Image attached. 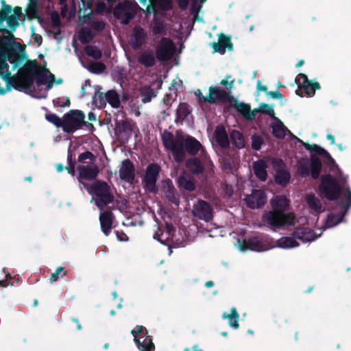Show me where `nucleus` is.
<instances>
[{
  "instance_id": "45",
  "label": "nucleus",
  "mask_w": 351,
  "mask_h": 351,
  "mask_svg": "<svg viewBox=\"0 0 351 351\" xmlns=\"http://www.w3.org/2000/svg\"><path fill=\"white\" fill-rule=\"evenodd\" d=\"M101 87L98 86L95 90V95L93 97V103L99 108H103L106 106V97L105 95L101 92Z\"/></svg>"
},
{
  "instance_id": "18",
  "label": "nucleus",
  "mask_w": 351,
  "mask_h": 351,
  "mask_svg": "<svg viewBox=\"0 0 351 351\" xmlns=\"http://www.w3.org/2000/svg\"><path fill=\"white\" fill-rule=\"evenodd\" d=\"M162 191L169 202L176 206L179 205L180 196L172 181L170 179L163 180Z\"/></svg>"
},
{
  "instance_id": "16",
  "label": "nucleus",
  "mask_w": 351,
  "mask_h": 351,
  "mask_svg": "<svg viewBox=\"0 0 351 351\" xmlns=\"http://www.w3.org/2000/svg\"><path fill=\"white\" fill-rule=\"evenodd\" d=\"M77 170L78 171V180L80 182L82 180H94L99 172V168L95 164L80 165L77 167Z\"/></svg>"
},
{
  "instance_id": "21",
  "label": "nucleus",
  "mask_w": 351,
  "mask_h": 351,
  "mask_svg": "<svg viewBox=\"0 0 351 351\" xmlns=\"http://www.w3.org/2000/svg\"><path fill=\"white\" fill-rule=\"evenodd\" d=\"M273 163L275 167H278V168L276 169L275 182L282 186H287L289 182L291 175L287 171L281 167V166L284 165L283 161L281 159H278L275 160Z\"/></svg>"
},
{
  "instance_id": "31",
  "label": "nucleus",
  "mask_w": 351,
  "mask_h": 351,
  "mask_svg": "<svg viewBox=\"0 0 351 351\" xmlns=\"http://www.w3.org/2000/svg\"><path fill=\"white\" fill-rule=\"evenodd\" d=\"M274 120L276 123L271 125L273 136L278 139L284 138L286 135V131L288 130L287 128L279 118L275 117Z\"/></svg>"
},
{
  "instance_id": "53",
  "label": "nucleus",
  "mask_w": 351,
  "mask_h": 351,
  "mask_svg": "<svg viewBox=\"0 0 351 351\" xmlns=\"http://www.w3.org/2000/svg\"><path fill=\"white\" fill-rule=\"evenodd\" d=\"M340 207L347 210L351 206V191L349 188L345 190L344 198L340 202Z\"/></svg>"
},
{
  "instance_id": "17",
  "label": "nucleus",
  "mask_w": 351,
  "mask_h": 351,
  "mask_svg": "<svg viewBox=\"0 0 351 351\" xmlns=\"http://www.w3.org/2000/svg\"><path fill=\"white\" fill-rule=\"evenodd\" d=\"M147 33L141 26H135L133 28L129 43L133 49H139L145 43Z\"/></svg>"
},
{
  "instance_id": "13",
  "label": "nucleus",
  "mask_w": 351,
  "mask_h": 351,
  "mask_svg": "<svg viewBox=\"0 0 351 351\" xmlns=\"http://www.w3.org/2000/svg\"><path fill=\"white\" fill-rule=\"evenodd\" d=\"M193 214L197 218L208 222L213 218V208L210 203L200 199L194 204Z\"/></svg>"
},
{
  "instance_id": "7",
  "label": "nucleus",
  "mask_w": 351,
  "mask_h": 351,
  "mask_svg": "<svg viewBox=\"0 0 351 351\" xmlns=\"http://www.w3.org/2000/svg\"><path fill=\"white\" fill-rule=\"evenodd\" d=\"M160 170V167L156 163H151L146 167L143 178V188L147 192L154 194L158 193V188L156 185V182Z\"/></svg>"
},
{
  "instance_id": "30",
  "label": "nucleus",
  "mask_w": 351,
  "mask_h": 351,
  "mask_svg": "<svg viewBox=\"0 0 351 351\" xmlns=\"http://www.w3.org/2000/svg\"><path fill=\"white\" fill-rule=\"evenodd\" d=\"M274 210L284 213L289 206V200L283 195H278L271 202Z\"/></svg>"
},
{
  "instance_id": "36",
  "label": "nucleus",
  "mask_w": 351,
  "mask_h": 351,
  "mask_svg": "<svg viewBox=\"0 0 351 351\" xmlns=\"http://www.w3.org/2000/svg\"><path fill=\"white\" fill-rule=\"evenodd\" d=\"M266 168V164L263 160H259L254 163V173L256 178L261 181H265L267 178Z\"/></svg>"
},
{
  "instance_id": "25",
  "label": "nucleus",
  "mask_w": 351,
  "mask_h": 351,
  "mask_svg": "<svg viewBox=\"0 0 351 351\" xmlns=\"http://www.w3.org/2000/svg\"><path fill=\"white\" fill-rule=\"evenodd\" d=\"M215 141L222 149H228L230 141L224 126L218 125L215 131Z\"/></svg>"
},
{
  "instance_id": "58",
  "label": "nucleus",
  "mask_w": 351,
  "mask_h": 351,
  "mask_svg": "<svg viewBox=\"0 0 351 351\" xmlns=\"http://www.w3.org/2000/svg\"><path fill=\"white\" fill-rule=\"evenodd\" d=\"M5 21H6L7 24L10 29V35L13 37V35L11 34L12 32H14L16 29L19 26V23L18 21V19L16 18V16H10Z\"/></svg>"
},
{
  "instance_id": "27",
  "label": "nucleus",
  "mask_w": 351,
  "mask_h": 351,
  "mask_svg": "<svg viewBox=\"0 0 351 351\" xmlns=\"http://www.w3.org/2000/svg\"><path fill=\"white\" fill-rule=\"evenodd\" d=\"M138 62L145 68H150L156 64V56L152 50H146L139 54Z\"/></svg>"
},
{
  "instance_id": "29",
  "label": "nucleus",
  "mask_w": 351,
  "mask_h": 351,
  "mask_svg": "<svg viewBox=\"0 0 351 351\" xmlns=\"http://www.w3.org/2000/svg\"><path fill=\"white\" fill-rule=\"evenodd\" d=\"M178 185L180 190H184L189 192L195 190L196 186L193 179L186 175L180 176L178 178Z\"/></svg>"
},
{
  "instance_id": "62",
  "label": "nucleus",
  "mask_w": 351,
  "mask_h": 351,
  "mask_svg": "<svg viewBox=\"0 0 351 351\" xmlns=\"http://www.w3.org/2000/svg\"><path fill=\"white\" fill-rule=\"evenodd\" d=\"M52 25L54 27H60L61 25L60 19L58 12H54L51 16Z\"/></svg>"
},
{
  "instance_id": "50",
  "label": "nucleus",
  "mask_w": 351,
  "mask_h": 351,
  "mask_svg": "<svg viewBox=\"0 0 351 351\" xmlns=\"http://www.w3.org/2000/svg\"><path fill=\"white\" fill-rule=\"evenodd\" d=\"M206 0H193L191 6V13L194 15V20L198 19V13L199 12L202 5Z\"/></svg>"
},
{
  "instance_id": "61",
  "label": "nucleus",
  "mask_w": 351,
  "mask_h": 351,
  "mask_svg": "<svg viewBox=\"0 0 351 351\" xmlns=\"http://www.w3.org/2000/svg\"><path fill=\"white\" fill-rule=\"evenodd\" d=\"M232 77L231 75H227L225 79H223L220 82V84L225 86L227 90H230L232 88L234 84V80H232L231 81H228L229 79Z\"/></svg>"
},
{
  "instance_id": "48",
  "label": "nucleus",
  "mask_w": 351,
  "mask_h": 351,
  "mask_svg": "<svg viewBox=\"0 0 351 351\" xmlns=\"http://www.w3.org/2000/svg\"><path fill=\"white\" fill-rule=\"evenodd\" d=\"M255 112L256 114L257 112H261L262 114H267L272 119H274L275 117H276L275 116L273 107L265 103L260 104L259 108H255Z\"/></svg>"
},
{
  "instance_id": "57",
  "label": "nucleus",
  "mask_w": 351,
  "mask_h": 351,
  "mask_svg": "<svg viewBox=\"0 0 351 351\" xmlns=\"http://www.w3.org/2000/svg\"><path fill=\"white\" fill-rule=\"evenodd\" d=\"M46 119L58 128H63V119H61L57 114L53 113L46 114Z\"/></svg>"
},
{
  "instance_id": "46",
  "label": "nucleus",
  "mask_w": 351,
  "mask_h": 351,
  "mask_svg": "<svg viewBox=\"0 0 351 351\" xmlns=\"http://www.w3.org/2000/svg\"><path fill=\"white\" fill-rule=\"evenodd\" d=\"M87 69L92 73L101 74L104 72L106 66L101 62H92L88 65Z\"/></svg>"
},
{
  "instance_id": "37",
  "label": "nucleus",
  "mask_w": 351,
  "mask_h": 351,
  "mask_svg": "<svg viewBox=\"0 0 351 351\" xmlns=\"http://www.w3.org/2000/svg\"><path fill=\"white\" fill-rule=\"evenodd\" d=\"M106 103L108 102L112 108H117L121 105L119 94L114 90H110L105 94Z\"/></svg>"
},
{
  "instance_id": "42",
  "label": "nucleus",
  "mask_w": 351,
  "mask_h": 351,
  "mask_svg": "<svg viewBox=\"0 0 351 351\" xmlns=\"http://www.w3.org/2000/svg\"><path fill=\"white\" fill-rule=\"evenodd\" d=\"M190 106L185 102L180 103L176 110V117L178 119L184 121L191 113Z\"/></svg>"
},
{
  "instance_id": "10",
  "label": "nucleus",
  "mask_w": 351,
  "mask_h": 351,
  "mask_svg": "<svg viewBox=\"0 0 351 351\" xmlns=\"http://www.w3.org/2000/svg\"><path fill=\"white\" fill-rule=\"evenodd\" d=\"M161 139L165 149L171 151L174 160L181 155L182 137L175 138L173 134L167 130H165L161 134Z\"/></svg>"
},
{
  "instance_id": "15",
  "label": "nucleus",
  "mask_w": 351,
  "mask_h": 351,
  "mask_svg": "<svg viewBox=\"0 0 351 351\" xmlns=\"http://www.w3.org/2000/svg\"><path fill=\"white\" fill-rule=\"evenodd\" d=\"M231 97L233 96L219 86H210L209 94L208 95L206 96L204 99L205 101H207L210 104L216 103L217 100H219L223 103H229Z\"/></svg>"
},
{
  "instance_id": "26",
  "label": "nucleus",
  "mask_w": 351,
  "mask_h": 351,
  "mask_svg": "<svg viewBox=\"0 0 351 351\" xmlns=\"http://www.w3.org/2000/svg\"><path fill=\"white\" fill-rule=\"evenodd\" d=\"M292 235L303 243L313 241L317 238L315 233L307 228H297Z\"/></svg>"
},
{
  "instance_id": "40",
  "label": "nucleus",
  "mask_w": 351,
  "mask_h": 351,
  "mask_svg": "<svg viewBox=\"0 0 351 351\" xmlns=\"http://www.w3.org/2000/svg\"><path fill=\"white\" fill-rule=\"evenodd\" d=\"M278 245L282 248H291L298 246L299 243L296 241V238L292 235L291 237H283L280 238L278 241Z\"/></svg>"
},
{
  "instance_id": "24",
  "label": "nucleus",
  "mask_w": 351,
  "mask_h": 351,
  "mask_svg": "<svg viewBox=\"0 0 351 351\" xmlns=\"http://www.w3.org/2000/svg\"><path fill=\"white\" fill-rule=\"evenodd\" d=\"M296 138L298 142H300V143H302L304 145V147H305L306 149H307L310 152H315L316 154H319V156H324L326 159V160H327L326 162L328 164H331V163L335 162V160L332 158L330 154L326 149L322 148V147H320L316 144L311 145L308 143H304V141H302V140H300L298 138Z\"/></svg>"
},
{
  "instance_id": "20",
  "label": "nucleus",
  "mask_w": 351,
  "mask_h": 351,
  "mask_svg": "<svg viewBox=\"0 0 351 351\" xmlns=\"http://www.w3.org/2000/svg\"><path fill=\"white\" fill-rule=\"evenodd\" d=\"M267 249V248L264 242L258 237H253L248 239H245L243 241V243L241 244V250L243 251L252 250L256 252H263Z\"/></svg>"
},
{
  "instance_id": "33",
  "label": "nucleus",
  "mask_w": 351,
  "mask_h": 351,
  "mask_svg": "<svg viewBox=\"0 0 351 351\" xmlns=\"http://www.w3.org/2000/svg\"><path fill=\"white\" fill-rule=\"evenodd\" d=\"M9 84H10L14 89L21 91L24 89H29L32 88V84H28L25 80L19 73V75H14L10 80Z\"/></svg>"
},
{
  "instance_id": "41",
  "label": "nucleus",
  "mask_w": 351,
  "mask_h": 351,
  "mask_svg": "<svg viewBox=\"0 0 351 351\" xmlns=\"http://www.w3.org/2000/svg\"><path fill=\"white\" fill-rule=\"evenodd\" d=\"M79 40L82 44L90 43L95 37L90 29L88 27H82L79 32Z\"/></svg>"
},
{
  "instance_id": "63",
  "label": "nucleus",
  "mask_w": 351,
  "mask_h": 351,
  "mask_svg": "<svg viewBox=\"0 0 351 351\" xmlns=\"http://www.w3.org/2000/svg\"><path fill=\"white\" fill-rule=\"evenodd\" d=\"M64 267H58L56 271L52 273L50 276V281L51 282H56L59 278V275L64 271Z\"/></svg>"
},
{
  "instance_id": "51",
  "label": "nucleus",
  "mask_w": 351,
  "mask_h": 351,
  "mask_svg": "<svg viewBox=\"0 0 351 351\" xmlns=\"http://www.w3.org/2000/svg\"><path fill=\"white\" fill-rule=\"evenodd\" d=\"M85 52L87 56L95 59L99 60L102 56V52L95 46L88 45L85 47Z\"/></svg>"
},
{
  "instance_id": "47",
  "label": "nucleus",
  "mask_w": 351,
  "mask_h": 351,
  "mask_svg": "<svg viewBox=\"0 0 351 351\" xmlns=\"http://www.w3.org/2000/svg\"><path fill=\"white\" fill-rule=\"evenodd\" d=\"M152 31L154 35H162L166 34L164 23L160 20H154L152 24Z\"/></svg>"
},
{
  "instance_id": "60",
  "label": "nucleus",
  "mask_w": 351,
  "mask_h": 351,
  "mask_svg": "<svg viewBox=\"0 0 351 351\" xmlns=\"http://www.w3.org/2000/svg\"><path fill=\"white\" fill-rule=\"evenodd\" d=\"M90 27L96 32H101L106 27V23L102 21H93L90 23Z\"/></svg>"
},
{
  "instance_id": "12",
  "label": "nucleus",
  "mask_w": 351,
  "mask_h": 351,
  "mask_svg": "<svg viewBox=\"0 0 351 351\" xmlns=\"http://www.w3.org/2000/svg\"><path fill=\"white\" fill-rule=\"evenodd\" d=\"M247 206L252 209L261 208L267 202V196L261 189H253L251 194L247 195L244 199Z\"/></svg>"
},
{
  "instance_id": "43",
  "label": "nucleus",
  "mask_w": 351,
  "mask_h": 351,
  "mask_svg": "<svg viewBox=\"0 0 351 351\" xmlns=\"http://www.w3.org/2000/svg\"><path fill=\"white\" fill-rule=\"evenodd\" d=\"M10 58L9 62L14 65V67L19 66L24 61L25 56L24 54L19 53L11 49L9 52Z\"/></svg>"
},
{
  "instance_id": "39",
  "label": "nucleus",
  "mask_w": 351,
  "mask_h": 351,
  "mask_svg": "<svg viewBox=\"0 0 351 351\" xmlns=\"http://www.w3.org/2000/svg\"><path fill=\"white\" fill-rule=\"evenodd\" d=\"M230 311H231L230 314H228L227 313H224L222 315V317L223 319H228L229 325L231 327H232L234 328H238L239 326V315L237 313V309L235 308H234V307L231 308Z\"/></svg>"
},
{
  "instance_id": "54",
  "label": "nucleus",
  "mask_w": 351,
  "mask_h": 351,
  "mask_svg": "<svg viewBox=\"0 0 351 351\" xmlns=\"http://www.w3.org/2000/svg\"><path fill=\"white\" fill-rule=\"evenodd\" d=\"M252 139V149L255 151H258L261 149L262 145L264 144L263 137L258 134H254L251 137Z\"/></svg>"
},
{
  "instance_id": "9",
  "label": "nucleus",
  "mask_w": 351,
  "mask_h": 351,
  "mask_svg": "<svg viewBox=\"0 0 351 351\" xmlns=\"http://www.w3.org/2000/svg\"><path fill=\"white\" fill-rule=\"evenodd\" d=\"M310 160V167L308 164L300 165L298 167V173L303 178H306L311 174V178L316 180L319 177L322 171V162L315 154H311Z\"/></svg>"
},
{
  "instance_id": "38",
  "label": "nucleus",
  "mask_w": 351,
  "mask_h": 351,
  "mask_svg": "<svg viewBox=\"0 0 351 351\" xmlns=\"http://www.w3.org/2000/svg\"><path fill=\"white\" fill-rule=\"evenodd\" d=\"M38 0H29V3L25 9L26 15L28 19H35L38 17Z\"/></svg>"
},
{
  "instance_id": "2",
  "label": "nucleus",
  "mask_w": 351,
  "mask_h": 351,
  "mask_svg": "<svg viewBox=\"0 0 351 351\" xmlns=\"http://www.w3.org/2000/svg\"><path fill=\"white\" fill-rule=\"evenodd\" d=\"M88 193L93 196L97 207L102 210L104 207L114 201V195L109 184L101 180H96L90 184Z\"/></svg>"
},
{
  "instance_id": "6",
  "label": "nucleus",
  "mask_w": 351,
  "mask_h": 351,
  "mask_svg": "<svg viewBox=\"0 0 351 351\" xmlns=\"http://www.w3.org/2000/svg\"><path fill=\"white\" fill-rule=\"evenodd\" d=\"M293 213H282L276 210L266 212L263 216V222L271 229L280 228L285 225L291 224L294 220Z\"/></svg>"
},
{
  "instance_id": "3",
  "label": "nucleus",
  "mask_w": 351,
  "mask_h": 351,
  "mask_svg": "<svg viewBox=\"0 0 351 351\" xmlns=\"http://www.w3.org/2000/svg\"><path fill=\"white\" fill-rule=\"evenodd\" d=\"M85 114L80 110H71L63 117L62 130L68 134H73L75 131L86 127L89 130H93L95 127L93 123L84 120Z\"/></svg>"
},
{
  "instance_id": "22",
  "label": "nucleus",
  "mask_w": 351,
  "mask_h": 351,
  "mask_svg": "<svg viewBox=\"0 0 351 351\" xmlns=\"http://www.w3.org/2000/svg\"><path fill=\"white\" fill-rule=\"evenodd\" d=\"M119 173L120 178L123 180L132 182L134 180L135 169L130 159H125L122 162Z\"/></svg>"
},
{
  "instance_id": "4",
  "label": "nucleus",
  "mask_w": 351,
  "mask_h": 351,
  "mask_svg": "<svg viewBox=\"0 0 351 351\" xmlns=\"http://www.w3.org/2000/svg\"><path fill=\"white\" fill-rule=\"evenodd\" d=\"M138 5L134 0H119L113 14L122 24L128 25L135 16Z\"/></svg>"
},
{
  "instance_id": "49",
  "label": "nucleus",
  "mask_w": 351,
  "mask_h": 351,
  "mask_svg": "<svg viewBox=\"0 0 351 351\" xmlns=\"http://www.w3.org/2000/svg\"><path fill=\"white\" fill-rule=\"evenodd\" d=\"M113 78L119 83H122L128 77V72L125 68L117 67L112 73Z\"/></svg>"
},
{
  "instance_id": "56",
  "label": "nucleus",
  "mask_w": 351,
  "mask_h": 351,
  "mask_svg": "<svg viewBox=\"0 0 351 351\" xmlns=\"http://www.w3.org/2000/svg\"><path fill=\"white\" fill-rule=\"evenodd\" d=\"M218 42L228 50L232 51L233 49V44L231 42L230 36L221 34Z\"/></svg>"
},
{
  "instance_id": "8",
  "label": "nucleus",
  "mask_w": 351,
  "mask_h": 351,
  "mask_svg": "<svg viewBox=\"0 0 351 351\" xmlns=\"http://www.w3.org/2000/svg\"><path fill=\"white\" fill-rule=\"evenodd\" d=\"M182 153L179 157H176V161L177 162H182L184 160L185 156L184 150L191 156H195L197 154L199 151L202 152L204 151V148L201 143L195 138L191 136H186L185 138L182 137Z\"/></svg>"
},
{
  "instance_id": "55",
  "label": "nucleus",
  "mask_w": 351,
  "mask_h": 351,
  "mask_svg": "<svg viewBox=\"0 0 351 351\" xmlns=\"http://www.w3.org/2000/svg\"><path fill=\"white\" fill-rule=\"evenodd\" d=\"M131 334L134 336V341L136 338H143L148 335L147 329L143 326L137 325L136 328L131 330Z\"/></svg>"
},
{
  "instance_id": "5",
  "label": "nucleus",
  "mask_w": 351,
  "mask_h": 351,
  "mask_svg": "<svg viewBox=\"0 0 351 351\" xmlns=\"http://www.w3.org/2000/svg\"><path fill=\"white\" fill-rule=\"evenodd\" d=\"M319 191L329 201H335L339 198L342 188L336 178L330 174H326L321 177Z\"/></svg>"
},
{
  "instance_id": "59",
  "label": "nucleus",
  "mask_w": 351,
  "mask_h": 351,
  "mask_svg": "<svg viewBox=\"0 0 351 351\" xmlns=\"http://www.w3.org/2000/svg\"><path fill=\"white\" fill-rule=\"evenodd\" d=\"M95 158L96 157L91 152L86 151L78 156L77 161L80 163H84L85 160L89 159L91 162H94Z\"/></svg>"
},
{
  "instance_id": "11",
  "label": "nucleus",
  "mask_w": 351,
  "mask_h": 351,
  "mask_svg": "<svg viewBox=\"0 0 351 351\" xmlns=\"http://www.w3.org/2000/svg\"><path fill=\"white\" fill-rule=\"evenodd\" d=\"M175 45L171 40L162 38L156 50V58L160 61H168L171 59L175 50Z\"/></svg>"
},
{
  "instance_id": "14",
  "label": "nucleus",
  "mask_w": 351,
  "mask_h": 351,
  "mask_svg": "<svg viewBox=\"0 0 351 351\" xmlns=\"http://www.w3.org/2000/svg\"><path fill=\"white\" fill-rule=\"evenodd\" d=\"M229 104L230 107L235 108L237 112L246 120L252 121L255 119V108L252 110L249 104L239 102L234 96L230 97Z\"/></svg>"
},
{
  "instance_id": "19",
  "label": "nucleus",
  "mask_w": 351,
  "mask_h": 351,
  "mask_svg": "<svg viewBox=\"0 0 351 351\" xmlns=\"http://www.w3.org/2000/svg\"><path fill=\"white\" fill-rule=\"evenodd\" d=\"M295 81V83L298 84V89L295 90V93L300 97H303L304 93L306 95L311 97L315 95L316 90H319L321 88V86L317 82H313L311 80V82L304 85H301L300 79L296 77Z\"/></svg>"
},
{
  "instance_id": "35",
  "label": "nucleus",
  "mask_w": 351,
  "mask_h": 351,
  "mask_svg": "<svg viewBox=\"0 0 351 351\" xmlns=\"http://www.w3.org/2000/svg\"><path fill=\"white\" fill-rule=\"evenodd\" d=\"M306 202L308 206L315 213H321L324 211L320 199L313 194L307 195L306 197Z\"/></svg>"
},
{
  "instance_id": "52",
  "label": "nucleus",
  "mask_w": 351,
  "mask_h": 351,
  "mask_svg": "<svg viewBox=\"0 0 351 351\" xmlns=\"http://www.w3.org/2000/svg\"><path fill=\"white\" fill-rule=\"evenodd\" d=\"M2 9L0 10V23H3L12 11L11 5L6 4L5 0L1 1Z\"/></svg>"
},
{
  "instance_id": "34",
  "label": "nucleus",
  "mask_w": 351,
  "mask_h": 351,
  "mask_svg": "<svg viewBox=\"0 0 351 351\" xmlns=\"http://www.w3.org/2000/svg\"><path fill=\"white\" fill-rule=\"evenodd\" d=\"M135 343L140 351L155 350V345L149 335L145 336L143 341H141V338H136Z\"/></svg>"
},
{
  "instance_id": "23",
  "label": "nucleus",
  "mask_w": 351,
  "mask_h": 351,
  "mask_svg": "<svg viewBox=\"0 0 351 351\" xmlns=\"http://www.w3.org/2000/svg\"><path fill=\"white\" fill-rule=\"evenodd\" d=\"M114 219V216L112 211L105 210L100 213L99 221L101 229L106 237L109 236L111 232Z\"/></svg>"
},
{
  "instance_id": "64",
  "label": "nucleus",
  "mask_w": 351,
  "mask_h": 351,
  "mask_svg": "<svg viewBox=\"0 0 351 351\" xmlns=\"http://www.w3.org/2000/svg\"><path fill=\"white\" fill-rule=\"evenodd\" d=\"M339 222V220L337 219V217L332 214H330L328 215L327 218V225L330 227L335 226L337 224H338Z\"/></svg>"
},
{
  "instance_id": "1",
  "label": "nucleus",
  "mask_w": 351,
  "mask_h": 351,
  "mask_svg": "<svg viewBox=\"0 0 351 351\" xmlns=\"http://www.w3.org/2000/svg\"><path fill=\"white\" fill-rule=\"evenodd\" d=\"M49 71L45 67H41L36 60H27L19 69V74L25 80L28 84L33 86L34 80L38 86L47 83V74Z\"/></svg>"
},
{
  "instance_id": "32",
  "label": "nucleus",
  "mask_w": 351,
  "mask_h": 351,
  "mask_svg": "<svg viewBox=\"0 0 351 351\" xmlns=\"http://www.w3.org/2000/svg\"><path fill=\"white\" fill-rule=\"evenodd\" d=\"M230 138L233 145L237 149L245 147V139L243 133L237 130H232L230 133Z\"/></svg>"
},
{
  "instance_id": "44",
  "label": "nucleus",
  "mask_w": 351,
  "mask_h": 351,
  "mask_svg": "<svg viewBox=\"0 0 351 351\" xmlns=\"http://www.w3.org/2000/svg\"><path fill=\"white\" fill-rule=\"evenodd\" d=\"M141 97L143 103H147L156 97V92L150 86H144L141 90Z\"/></svg>"
},
{
  "instance_id": "28",
  "label": "nucleus",
  "mask_w": 351,
  "mask_h": 351,
  "mask_svg": "<svg viewBox=\"0 0 351 351\" xmlns=\"http://www.w3.org/2000/svg\"><path fill=\"white\" fill-rule=\"evenodd\" d=\"M186 167L194 175H199L204 171V167L197 157H191L186 160Z\"/></svg>"
}]
</instances>
